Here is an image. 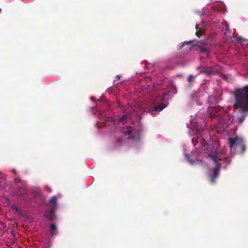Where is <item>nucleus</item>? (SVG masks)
<instances>
[{
  "mask_svg": "<svg viewBox=\"0 0 248 248\" xmlns=\"http://www.w3.org/2000/svg\"><path fill=\"white\" fill-rule=\"evenodd\" d=\"M197 115L190 120L187 127L190 129L189 134L190 136L194 135L197 136V142L195 143L194 139L192 140L193 144L198 146L197 149L199 158L202 157L204 162H208L210 166L208 174L214 183L215 179L218 175L219 169L223 162L225 160L222 152L219 150L218 142L212 140L207 141L208 140L207 130L200 127L199 122L197 120Z\"/></svg>",
  "mask_w": 248,
  "mask_h": 248,
  "instance_id": "obj_1",
  "label": "nucleus"
},
{
  "mask_svg": "<svg viewBox=\"0 0 248 248\" xmlns=\"http://www.w3.org/2000/svg\"><path fill=\"white\" fill-rule=\"evenodd\" d=\"M207 112L211 117L217 116L218 117V124L216 129L217 132L219 133L224 129L232 122L233 119L230 116L223 108L217 107H210Z\"/></svg>",
  "mask_w": 248,
  "mask_h": 248,
  "instance_id": "obj_2",
  "label": "nucleus"
},
{
  "mask_svg": "<svg viewBox=\"0 0 248 248\" xmlns=\"http://www.w3.org/2000/svg\"><path fill=\"white\" fill-rule=\"evenodd\" d=\"M234 107L242 111H248V85L235 91Z\"/></svg>",
  "mask_w": 248,
  "mask_h": 248,
  "instance_id": "obj_3",
  "label": "nucleus"
},
{
  "mask_svg": "<svg viewBox=\"0 0 248 248\" xmlns=\"http://www.w3.org/2000/svg\"><path fill=\"white\" fill-rule=\"evenodd\" d=\"M231 151L240 148L243 151L245 150V146L243 144V140L241 137H236L234 138H230L229 139Z\"/></svg>",
  "mask_w": 248,
  "mask_h": 248,
  "instance_id": "obj_4",
  "label": "nucleus"
},
{
  "mask_svg": "<svg viewBox=\"0 0 248 248\" xmlns=\"http://www.w3.org/2000/svg\"><path fill=\"white\" fill-rule=\"evenodd\" d=\"M168 104V93H165L163 94L162 103L160 105L156 106V111H160L165 108Z\"/></svg>",
  "mask_w": 248,
  "mask_h": 248,
  "instance_id": "obj_5",
  "label": "nucleus"
},
{
  "mask_svg": "<svg viewBox=\"0 0 248 248\" xmlns=\"http://www.w3.org/2000/svg\"><path fill=\"white\" fill-rule=\"evenodd\" d=\"M56 210L55 207H51L49 210L46 212L45 214V217L50 220H52L55 217V212Z\"/></svg>",
  "mask_w": 248,
  "mask_h": 248,
  "instance_id": "obj_6",
  "label": "nucleus"
},
{
  "mask_svg": "<svg viewBox=\"0 0 248 248\" xmlns=\"http://www.w3.org/2000/svg\"><path fill=\"white\" fill-rule=\"evenodd\" d=\"M123 132L124 134V136H129V139H131L133 140L134 138L133 137V129L131 126H128L126 128H124L123 129Z\"/></svg>",
  "mask_w": 248,
  "mask_h": 248,
  "instance_id": "obj_7",
  "label": "nucleus"
},
{
  "mask_svg": "<svg viewBox=\"0 0 248 248\" xmlns=\"http://www.w3.org/2000/svg\"><path fill=\"white\" fill-rule=\"evenodd\" d=\"M26 193V187L24 186L19 187L16 191V195L19 197H23Z\"/></svg>",
  "mask_w": 248,
  "mask_h": 248,
  "instance_id": "obj_8",
  "label": "nucleus"
},
{
  "mask_svg": "<svg viewBox=\"0 0 248 248\" xmlns=\"http://www.w3.org/2000/svg\"><path fill=\"white\" fill-rule=\"evenodd\" d=\"M146 109L152 115H154L155 113V103L154 101H152L150 104L148 105Z\"/></svg>",
  "mask_w": 248,
  "mask_h": 248,
  "instance_id": "obj_9",
  "label": "nucleus"
},
{
  "mask_svg": "<svg viewBox=\"0 0 248 248\" xmlns=\"http://www.w3.org/2000/svg\"><path fill=\"white\" fill-rule=\"evenodd\" d=\"M57 230V227L54 223L51 224L50 226V232L51 235H54L56 234Z\"/></svg>",
  "mask_w": 248,
  "mask_h": 248,
  "instance_id": "obj_10",
  "label": "nucleus"
},
{
  "mask_svg": "<svg viewBox=\"0 0 248 248\" xmlns=\"http://www.w3.org/2000/svg\"><path fill=\"white\" fill-rule=\"evenodd\" d=\"M58 198L56 196H53L52 197L50 203L51 204V207H55V209H57V202Z\"/></svg>",
  "mask_w": 248,
  "mask_h": 248,
  "instance_id": "obj_11",
  "label": "nucleus"
},
{
  "mask_svg": "<svg viewBox=\"0 0 248 248\" xmlns=\"http://www.w3.org/2000/svg\"><path fill=\"white\" fill-rule=\"evenodd\" d=\"M133 113H129L128 114H124V115L121 118L119 119V121L122 123H124V120L128 118H131V115H133Z\"/></svg>",
  "mask_w": 248,
  "mask_h": 248,
  "instance_id": "obj_12",
  "label": "nucleus"
},
{
  "mask_svg": "<svg viewBox=\"0 0 248 248\" xmlns=\"http://www.w3.org/2000/svg\"><path fill=\"white\" fill-rule=\"evenodd\" d=\"M201 49L203 52H208L209 50V47L208 45L202 46V45L200 46Z\"/></svg>",
  "mask_w": 248,
  "mask_h": 248,
  "instance_id": "obj_13",
  "label": "nucleus"
},
{
  "mask_svg": "<svg viewBox=\"0 0 248 248\" xmlns=\"http://www.w3.org/2000/svg\"><path fill=\"white\" fill-rule=\"evenodd\" d=\"M221 23L224 26L225 29L226 30V32H225V34H226L227 33L228 31L230 32V31L228 30V25H227V23L225 21H224L223 22H222Z\"/></svg>",
  "mask_w": 248,
  "mask_h": 248,
  "instance_id": "obj_14",
  "label": "nucleus"
},
{
  "mask_svg": "<svg viewBox=\"0 0 248 248\" xmlns=\"http://www.w3.org/2000/svg\"><path fill=\"white\" fill-rule=\"evenodd\" d=\"M196 30H197V32L196 33V35L198 37H200V36H201L202 35V31L200 30H198V26H196Z\"/></svg>",
  "mask_w": 248,
  "mask_h": 248,
  "instance_id": "obj_15",
  "label": "nucleus"
},
{
  "mask_svg": "<svg viewBox=\"0 0 248 248\" xmlns=\"http://www.w3.org/2000/svg\"><path fill=\"white\" fill-rule=\"evenodd\" d=\"M185 156H186V157L187 158V159L188 161H189V162L190 164H193V163H194V162H193L192 160H191V159H190L189 158L188 156L187 155H186V154H185Z\"/></svg>",
  "mask_w": 248,
  "mask_h": 248,
  "instance_id": "obj_16",
  "label": "nucleus"
},
{
  "mask_svg": "<svg viewBox=\"0 0 248 248\" xmlns=\"http://www.w3.org/2000/svg\"><path fill=\"white\" fill-rule=\"evenodd\" d=\"M194 77L192 75H190L188 77V82H190L192 80H193Z\"/></svg>",
  "mask_w": 248,
  "mask_h": 248,
  "instance_id": "obj_17",
  "label": "nucleus"
},
{
  "mask_svg": "<svg viewBox=\"0 0 248 248\" xmlns=\"http://www.w3.org/2000/svg\"><path fill=\"white\" fill-rule=\"evenodd\" d=\"M121 77L119 75H117L115 77V80L118 81L120 79Z\"/></svg>",
  "mask_w": 248,
  "mask_h": 248,
  "instance_id": "obj_18",
  "label": "nucleus"
},
{
  "mask_svg": "<svg viewBox=\"0 0 248 248\" xmlns=\"http://www.w3.org/2000/svg\"><path fill=\"white\" fill-rule=\"evenodd\" d=\"M123 141V139L122 138H118V139H117V141L118 142H122Z\"/></svg>",
  "mask_w": 248,
  "mask_h": 248,
  "instance_id": "obj_19",
  "label": "nucleus"
},
{
  "mask_svg": "<svg viewBox=\"0 0 248 248\" xmlns=\"http://www.w3.org/2000/svg\"><path fill=\"white\" fill-rule=\"evenodd\" d=\"M190 43V42H184L180 46L181 47L183 46L185 44H188Z\"/></svg>",
  "mask_w": 248,
  "mask_h": 248,
  "instance_id": "obj_20",
  "label": "nucleus"
},
{
  "mask_svg": "<svg viewBox=\"0 0 248 248\" xmlns=\"http://www.w3.org/2000/svg\"><path fill=\"white\" fill-rule=\"evenodd\" d=\"M19 181H20L19 179L17 178H15V182L16 183H18V182H19Z\"/></svg>",
  "mask_w": 248,
  "mask_h": 248,
  "instance_id": "obj_21",
  "label": "nucleus"
},
{
  "mask_svg": "<svg viewBox=\"0 0 248 248\" xmlns=\"http://www.w3.org/2000/svg\"><path fill=\"white\" fill-rule=\"evenodd\" d=\"M46 188H47V189L48 190V191L51 192V190L49 187L46 186Z\"/></svg>",
  "mask_w": 248,
  "mask_h": 248,
  "instance_id": "obj_22",
  "label": "nucleus"
},
{
  "mask_svg": "<svg viewBox=\"0 0 248 248\" xmlns=\"http://www.w3.org/2000/svg\"><path fill=\"white\" fill-rule=\"evenodd\" d=\"M12 171L13 173H15V174H16V171L15 169L13 170Z\"/></svg>",
  "mask_w": 248,
  "mask_h": 248,
  "instance_id": "obj_23",
  "label": "nucleus"
},
{
  "mask_svg": "<svg viewBox=\"0 0 248 248\" xmlns=\"http://www.w3.org/2000/svg\"><path fill=\"white\" fill-rule=\"evenodd\" d=\"M14 209L16 210L17 211H18V208L17 207H15L14 208Z\"/></svg>",
  "mask_w": 248,
  "mask_h": 248,
  "instance_id": "obj_24",
  "label": "nucleus"
},
{
  "mask_svg": "<svg viewBox=\"0 0 248 248\" xmlns=\"http://www.w3.org/2000/svg\"><path fill=\"white\" fill-rule=\"evenodd\" d=\"M245 119V117H243V118H241V119H240V121L242 122L244 119Z\"/></svg>",
  "mask_w": 248,
  "mask_h": 248,
  "instance_id": "obj_25",
  "label": "nucleus"
},
{
  "mask_svg": "<svg viewBox=\"0 0 248 248\" xmlns=\"http://www.w3.org/2000/svg\"><path fill=\"white\" fill-rule=\"evenodd\" d=\"M202 160H200L199 159H197V161H201Z\"/></svg>",
  "mask_w": 248,
  "mask_h": 248,
  "instance_id": "obj_26",
  "label": "nucleus"
}]
</instances>
